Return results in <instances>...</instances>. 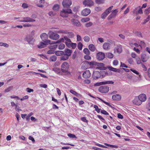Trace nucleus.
I'll use <instances>...</instances> for the list:
<instances>
[{
  "instance_id": "nucleus-49",
  "label": "nucleus",
  "mask_w": 150,
  "mask_h": 150,
  "mask_svg": "<svg viewBox=\"0 0 150 150\" xmlns=\"http://www.w3.org/2000/svg\"><path fill=\"white\" fill-rule=\"evenodd\" d=\"M132 57L133 58L135 59L138 57L137 54L134 52H132L131 54Z\"/></svg>"
},
{
  "instance_id": "nucleus-1",
  "label": "nucleus",
  "mask_w": 150,
  "mask_h": 150,
  "mask_svg": "<svg viewBox=\"0 0 150 150\" xmlns=\"http://www.w3.org/2000/svg\"><path fill=\"white\" fill-rule=\"evenodd\" d=\"M72 13V10L70 9H63L60 12V15L63 17H67L68 15Z\"/></svg>"
},
{
  "instance_id": "nucleus-39",
  "label": "nucleus",
  "mask_w": 150,
  "mask_h": 150,
  "mask_svg": "<svg viewBox=\"0 0 150 150\" xmlns=\"http://www.w3.org/2000/svg\"><path fill=\"white\" fill-rule=\"evenodd\" d=\"M83 52L86 54L88 55L90 53V52L87 48H85L83 50Z\"/></svg>"
},
{
  "instance_id": "nucleus-46",
  "label": "nucleus",
  "mask_w": 150,
  "mask_h": 150,
  "mask_svg": "<svg viewBox=\"0 0 150 150\" xmlns=\"http://www.w3.org/2000/svg\"><path fill=\"white\" fill-rule=\"evenodd\" d=\"M13 88V86H10L8 88H6L5 89V92H8L12 90V89Z\"/></svg>"
},
{
  "instance_id": "nucleus-8",
  "label": "nucleus",
  "mask_w": 150,
  "mask_h": 150,
  "mask_svg": "<svg viewBox=\"0 0 150 150\" xmlns=\"http://www.w3.org/2000/svg\"><path fill=\"white\" fill-rule=\"evenodd\" d=\"M105 57V55L104 53L99 52L97 53L96 58L98 60H101L104 59Z\"/></svg>"
},
{
  "instance_id": "nucleus-6",
  "label": "nucleus",
  "mask_w": 150,
  "mask_h": 150,
  "mask_svg": "<svg viewBox=\"0 0 150 150\" xmlns=\"http://www.w3.org/2000/svg\"><path fill=\"white\" fill-rule=\"evenodd\" d=\"M118 12L117 9H116L112 11V13L108 16V19L109 20H111L112 18H115Z\"/></svg>"
},
{
  "instance_id": "nucleus-17",
  "label": "nucleus",
  "mask_w": 150,
  "mask_h": 150,
  "mask_svg": "<svg viewBox=\"0 0 150 150\" xmlns=\"http://www.w3.org/2000/svg\"><path fill=\"white\" fill-rule=\"evenodd\" d=\"M133 102L135 105H140L142 103V102L138 97H136L133 100Z\"/></svg>"
},
{
  "instance_id": "nucleus-13",
  "label": "nucleus",
  "mask_w": 150,
  "mask_h": 150,
  "mask_svg": "<svg viewBox=\"0 0 150 150\" xmlns=\"http://www.w3.org/2000/svg\"><path fill=\"white\" fill-rule=\"evenodd\" d=\"M111 44L108 42H105L103 45V47L104 50H109L110 49Z\"/></svg>"
},
{
  "instance_id": "nucleus-11",
  "label": "nucleus",
  "mask_w": 150,
  "mask_h": 150,
  "mask_svg": "<svg viewBox=\"0 0 150 150\" xmlns=\"http://www.w3.org/2000/svg\"><path fill=\"white\" fill-rule=\"evenodd\" d=\"M62 4L64 7L67 8L71 5V0H64Z\"/></svg>"
},
{
  "instance_id": "nucleus-50",
  "label": "nucleus",
  "mask_w": 150,
  "mask_h": 150,
  "mask_svg": "<svg viewBox=\"0 0 150 150\" xmlns=\"http://www.w3.org/2000/svg\"><path fill=\"white\" fill-rule=\"evenodd\" d=\"M105 0H96V2L98 4H100L104 3Z\"/></svg>"
},
{
  "instance_id": "nucleus-40",
  "label": "nucleus",
  "mask_w": 150,
  "mask_h": 150,
  "mask_svg": "<svg viewBox=\"0 0 150 150\" xmlns=\"http://www.w3.org/2000/svg\"><path fill=\"white\" fill-rule=\"evenodd\" d=\"M90 20V18L88 17L82 18L81 19V21L83 23H84Z\"/></svg>"
},
{
  "instance_id": "nucleus-9",
  "label": "nucleus",
  "mask_w": 150,
  "mask_h": 150,
  "mask_svg": "<svg viewBox=\"0 0 150 150\" xmlns=\"http://www.w3.org/2000/svg\"><path fill=\"white\" fill-rule=\"evenodd\" d=\"M83 4L85 6L91 7L93 5V2L92 0H85L83 2Z\"/></svg>"
},
{
  "instance_id": "nucleus-23",
  "label": "nucleus",
  "mask_w": 150,
  "mask_h": 150,
  "mask_svg": "<svg viewBox=\"0 0 150 150\" xmlns=\"http://www.w3.org/2000/svg\"><path fill=\"white\" fill-rule=\"evenodd\" d=\"M100 65H98L97 68L101 70H105L107 69L106 67H105V64L101 63H100Z\"/></svg>"
},
{
  "instance_id": "nucleus-53",
  "label": "nucleus",
  "mask_w": 150,
  "mask_h": 150,
  "mask_svg": "<svg viewBox=\"0 0 150 150\" xmlns=\"http://www.w3.org/2000/svg\"><path fill=\"white\" fill-rule=\"evenodd\" d=\"M150 8H149L147 9H145V11H144V13L148 15L150 13Z\"/></svg>"
},
{
  "instance_id": "nucleus-19",
  "label": "nucleus",
  "mask_w": 150,
  "mask_h": 150,
  "mask_svg": "<svg viewBox=\"0 0 150 150\" xmlns=\"http://www.w3.org/2000/svg\"><path fill=\"white\" fill-rule=\"evenodd\" d=\"M141 101L142 102L145 101L146 99V95L144 94H141L138 96Z\"/></svg>"
},
{
  "instance_id": "nucleus-24",
  "label": "nucleus",
  "mask_w": 150,
  "mask_h": 150,
  "mask_svg": "<svg viewBox=\"0 0 150 150\" xmlns=\"http://www.w3.org/2000/svg\"><path fill=\"white\" fill-rule=\"evenodd\" d=\"M72 52V51L71 50L67 49L65 50L64 54L69 57L71 55Z\"/></svg>"
},
{
  "instance_id": "nucleus-56",
  "label": "nucleus",
  "mask_w": 150,
  "mask_h": 150,
  "mask_svg": "<svg viewBox=\"0 0 150 150\" xmlns=\"http://www.w3.org/2000/svg\"><path fill=\"white\" fill-rule=\"evenodd\" d=\"M99 99L102 101L106 105H107L108 106H109L110 107H112V106H111V104H110L108 103L107 102H106L104 101L103 100H102V99H100V98H99Z\"/></svg>"
},
{
  "instance_id": "nucleus-31",
  "label": "nucleus",
  "mask_w": 150,
  "mask_h": 150,
  "mask_svg": "<svg viewBox=\"0 0 150 150\" xmlns=\"http://www.w3.org/2000/svg\"><path fill=\"white\" fill-rule=\"evenodd\" d=\"M69 58V57L64 54L63 56L61 57L60 59L61 60L65 61L68 59Z\"/></svg>"
},
{
  "instance_id": "nucleus-2",
  "label": "nucleus",
  "mask_w": 150,
  "mask_h": 150,
  "mask_svg": "<svg viewBox=\"0 0 150 150\" xmlns=\"http://www.w3.org/2000/svg\"><path fill=\"white\" fill-rule=\"evenodd\" d=\"M48 34L49 38L54 40H58L59 38V36L58 34L55 33L52 31L49 32Z\"/></svg>"
},
{
  "instance_id": "nucleus-59",
  "label": "nucleus",
  "mask_w": 150,
  "mask_h": 150,
  "mask_svg": "<svg viewBox=\"0 0 150 150\" xmlns=\"http://www.w3.org/2000/svg\"><path fill=\"white\" fill-rule=\"evenodd\" d=\"M95 145H97L99 147H103V148H107V147L103 145H101V144H99L98 143H95Z\"/></svg>"
},
{
  "instance_id": "nucleus-14",
  "label": "nucleus",
  "mask_w": 150,
  "mask_h": 150,
  "mask_svg": "<svg viewBox=\"0 0 150 150\" xmlns=\"http://www.w3.org/2000/svg\"><path fill=\"white\" fill-rule=\"evenodd\" d=\"M93 77L94 79H97L101 76L100 73L98 71H94L93 74Z\"/></svg>"
},
{
  "instance_id": "nucleus-21",
  "label": "nucleus",
  "mask_w": 150,
  "mask_h": 150,
  "mask_svg": "<svg viewBox=\"0 0 150 150\" xmlns=\"http://www.w3.org/2000/svg\"><path fill=\"white\" fill-rule=\"evenodd\" d=\"M88 64L91 66L95 67L96 66H98L100 64L99 63H97V62L93 61L91 62H88Z\"/></svg>"
},
{
  "instance_id": "nucleus-22",
  "label": "nucleus",
  "mask_w": 150,
  "mask_h": 150,
  "mask_svg": "<svg viewBox=\"0 0 150 150\" xmlns=\"http://www.w3.org/2000/svg\"><path fill=\"white\" fill-rule=\"evenodd\" d=\"M112 98L114 100H119L121 99V96L119 94H116L112 96Z\"/></svg>"
},
{
  "instance_id": "nucleus-38",
  "label": "nucleus",
  "mask_w": 150,
  "mask_h": 150,
  "mask_svg": "<svg viewBox=\"0 0 150 150\" xmlns=\"http://www.w3.org/2000/svg\"><path fill=\"white\" fill-rule=\"evenodd\" d=\"M104 144L107 146H110V147H111L112 148H118V146L116 145H114L111 144H107V143H104Z\"/></svg>"
},
{
  "instance_id": "nucleus-42",
  "label": "nucleus",
  "mask_w": 150,
  "mask_h": 150,
  "mask_svg": "<svg viewBox=\"0 0 150 150\" xmlns=\"http://www.w3.org/2000/svg\"><path fill=\"white\" fill-rule=\"evenodd\" d=\"M83 39L84 41L87 42H88L90 40L89 37L87 36H85Z\"/></svg>"
},
{
  "instance_id": "nucleus-20",
  "label": "nucleus",
  "mask_w": 150,
  "mask_h": 150,
  "mask_svg": "<svg viewBox=\"0 0 150 150\" xmlns=\"http://www.w3.org/2000/svg\"><path fill=\"white\" fill-rule=\"evenodd\" d=\"M25 41L27 42L28 43L31 44L33 41V38L32 36H27L24 39Z\"/></svg>"
},
{
  "instance_id": "nucleus-26",
  "label": "nucleus",
  "mask_w": 150,
  "mask_h": 150,
  "mask_svg": "<svg viewBox=\"0 0 150 150\" xmlns=\"http://www.w3.org/2000/svg\"><path fill=\"white\" fill-rule=\"evenodd\" d=\"M88 48L91 51L93 52L95 51L96 48L95 45L93 44H91L88 46Z\"/></svg>"
},
{
  "instance_id": "nucleus-5",
  "label": "nucleus",
  "mask_w": 150,
  "mask_h": 150,
  "mask_svg": "<svg viewBox=\"0 0 150 150\" xmlns=\"http://www.w3.org/2000/svg\"><path fill=\"white\" fill-rule=\"evenodd\" d=\"M18 21L21 22H35V20L29 17H26L23 18V19L20 20Z\"/></svg>"
},
{
  "instance_id": "nucleus-60",
  "label": "nucleus",
  "mask_w": 150,
  "mask_h": 150,
  "mask_svg": "<svg viewBox=\"0 0 150 150\" xmlns=\"http://www.w3.org/2000/svg\"><path fill=\"white\" fill-rule=\"evenodd\" d=\"M74 34L72 33H68V36L69 38H73L74 37Z\"/></svg>"
},
{
  "instance_id": "nucleus-16",
  "label": "nucleus",
  "mask_w": 150,
  "mask_h": 150,
  "mask_svg": "<svg viewBox=\"0 0 150 150\" xmlns=\"http://www.w3.org/2000/svg\"><path fill=\"white\" fill-rule=\"evenodd\" d=\"M91 75V73L89 70L85 71L83 74V77L86 79L89 78Z\"/></svg>"
},
{
  "instance_id": "nucleus-37",
  "label": "nucleus",
  "mask_w": 150,
  "mask_h": 150,
  "mask_svg": "<svg viewBox=\"0 0 150 150\" xmlns=\"http://www.w3.org/2000/svg\"><path fill=\"white\" fill-rule=\"evenodd\" d=\"M52 70L57 74L60 73V69L54 67L52 69Z\"/></svg>"
},
{
  "instance_id": "nucleus-61",
  "label": "nucleus",
  "mask_w": 150,
  "mask_h": 150,
  "mask_svg": "<svg viewBox=\"0 0 150 150\" xmlns=\"http://www.w3.org/2000/svg\"><path fill=\"white\" fill-rule=\"evenodd\" d=\"M92 24H93L91 22H89L86 23L85 26L86 27H88L92 26Z\"/></svg>"
},
{
  "instance_id": "nucleus-32",
  "label": "nucleus",
  "mask_w": 150,
  "mask_h": 150,
  "mask_svg": "<svg viewBox=\"0 0 150 150\" xmlns=\"http://www.w3.org/2000/svg\"><path fill=\"white\" fill-rule=\"evenodd\" d=\"M57 59V57L56 56L53 55L50 57V61L52 62H55Z\"/></svg>"
},
{
  "instance_id": "nucleus-12",
  "label": "nucleus",
  "mask_w": 150,
  "mask_h": 150,
  "mask_svg": "<svg viewBox=\"0 0 150 150\" xmlns=\"http://www.w3.org/2000/svg\"><path fill=\"white\" fill-rule=\"evenodd\" d=\"M91 12V11L89 8H86L81 11V14L83 16H86L88 15Z\"/></svg>"
},
{
  "instance_id": "nucleus-41",
  "label": "nucleus",
  "mask_w": 150,
  "mask_h": 150,
  "mask_svg": "<svg viewBox=\"0 0 150 150\" xmlns=\"http://www.w3.org/2000/svg\"><path fill=\"white\" fill-rule=\"evenodd\" d=\"M65 47V45L63 43H61L58 46V48L59 50L63 49Z\"/></svg>"
},
{
  "instance_id": "nucleus-35",
  "label": "nucleus",
  "mask_w": 150,
  "mask_h": 150,
  "mask_svg": "<svg viewBox=\"0 0 150 150\" xmlns=\"http://www.w3.org/2000/svg\"><path fill=\"white\" fill-rule=\"evenodd\" d=\"M64 54V52L63 51H58L56 52V54L57 56H61L63 55Z\"/></svg>"
},
{
  "instance_id": "nucleus-45",
  "label": "nucleus",
  "mask_w": 150,
  "mask_h": 150,
  "mask_svg": "<svg viewBox=\"0 0 150 150\" xmlns=\"http://www.w3.org/2000/svg\"><path fill=\"white\" fill-rule=\"evenodd\" d=\"M83 47V45L81 42H79L77 45V47L78 49L80 50H82Z\"/></svg>"
},
{
  "instance_id": "nucleus-25",
  "label": "nucleus",
  "mask_w": 150,
  "mask_h": 150,
  "mask_svg": "<svg viewBox=\"0 0 150 150\" xmlns=\"http://www.w3.org/2000/svg\"><path fill=\"white\" fill-rule=\"evenodd\" d=\"M149 58L146 55L144 54H142L141 55V59L143 62H145L148 60Z\"/></svg>"
},
{
  "instance_id": "nucleus-62",
  "label": "nucleus",
  "mask_w": 150,
  "mask_h": 150,
  "mask_svg": "<svg viewBox=\"0 0 150 150\" xmlns=\"http://www.w3.org/2000/svg\"><path fill=\"white\" fill-rule=\"evenodd\" d=\"M55 51L52 50H50L48 51L47 52V54H54Z\"/></svg>"
},
{
  "instance_id": "nucleus-63",
  "label": "nucleus",
  "mask_w": 150,
  "mask_h": 150,
  "mask_svg": "<svg viewBox=\"0 0 150 150\" xmlns=\"http://www.w3.org/2000/svg\"><path fill=\"white\" fill-rule=\"evenodd\" d=\"M84 58L85 59L87 60H90L91 58L90 56L87 54L84 56Z\"/></svg>"
},
{
  "instance_id": "nucleus-27",
  "label": "nucleus",
  "mask_w": 150,
  "mask_h": 150,
  "mask_svg": "<svg viewBox=\"0 0 150 150\" xmlns=\"http://www.w3.org/2000/svg\"><path fill=\"white\" fill-rule=\"evenodd\" d=\"M40 38H41L42 40L45 41L46 39H47L48 37V35L46 33H44L40 35Z\"/></svg>"
},
{
  "instance_id": "nucleus-3",
  "label": "nucleus",
  "mask_w": 150,
  "mask_h": 150,
  "mask_svg": "<svg viewBox=\"0 0 150 150\" xmlns=\"http://www.w3.org/2000/svg\"><path fill=\"white\" fill-rule=\"evenodd\" d=\"M113 7V6L110 7L101 14V17L103 19H105L109 13L111 11Z\"/></svg>"
},
{
  "instance_id": "nucleus-43",
  "label": "nucleus",
  "mask_w": 150,
  "mask_h": 150,
  "mask_svg": "<svg viewBox=\"0 0 150 150\" xmlns=\"http://www.w3.org/2000/svg\"><path fill=\"white\" fill-rule=\"evenodd\" d=\"M135 35L138 36L139 38H142V36L141 33L140 32L137 31L135 33Z\"/></svg>"
},
{
  "instance_id": "nucleus-52",
  "label": "nucleus",
  "mask_w": 150,
  "mask_h": 150,
  "mask_svg": "<svg viewBox=\"0 0 150 150\" xmlns=\"http://www.w3.org/2000/svg\"><path fill=\"white\" fill-rule=\"evenodd\" d=\"M94 108H95L96 110L98 112H99L100 111V109L98 108V107L96 105L94 106Z\"/></svg>"
},
{
  "instance_id": "nucleus-48",
  "label": "nucleus",
  "mask_w": 150,
  "mask_h": 150,
  "mask_svg": "<svg viewBox=\"0 0 150 150\" xmlns=\"http://www.w3.org/2000/svg\"><path fill=\"white\" fill-rule=\"evenodd\" d=\"M70 44V48L71 47L72 49H74L76 47L77 44L76 43L72 42Z\"/></svg>"
},
{
  "instance_id": "nucleus-4",
  "label": "nucleus",
  "mask_w": 150,
  "mask_h": 150,
  "mask_svg": "<svg viewBox=\"0 0 150 150\" xmlns=\"http://www.w3.org/2000/svg\"><path fill=\"white\" fill-rule=\"evenodd\" d=\"M69 68V65L68 63L66 62H64L61 65V70L62 72L67 73Z\"/></svg>"
},
{
  "instance_id": "nucleus-54",
  "label": "nucleus",
  "mask_w": 150,
  "mask_h": 150,
  "mask_svg": "<svg viewBox=\"0 0 150 150\" xmlns=\"http://www.w3.org/2000/svg\"><path fill=\"white\" fill-rule=\"evenodd\" d=\"M70 92L72 93V94L75 95L76 96H77L79 94L76 91H74L73 90H70Z\"/></svg>"
},
{
  "instance_id": "nucleus-55",
  "label": "nucleus",
  "mask_w": 150,
  "mask_h": 150,
  "mask_svg": "<svg viewBox=\"0 0 150 150\" xmlns=\"http://www.w3.org/2000/svg\"><path fill=\"white\" fill-rule=\"evenodd\" d=\"M118 36L120 39L122 40H124L125 38V36L122 34H120Z\"/></svg>"
},
{
  "instance_id": "nucleus-34",
  "label": "nucleus",
  "mask_w": 150,
  "mask_h": 150,
  "mask_svg": "<svg viewBox=\"0 0 150 150\" xmlns=\"http://www.w3.org/2000/svg\"><path fill=\"white\" fill-rule=\"evenodd\" d=\"M59 6L58 4H56L54 5L53 7V9L55 11H57L59 8Z\"/></svg>"
},
{
  "instance_id": "nucleus-58",
  "label": "nucleus",
  "mask_w": 150,
  "mask_h": 150,
  "mask_svg": "<svg viewBox=\"0 0 150 150\" xmlns=\"http://www.w3.org/2000/svg\"><path fill=\"white\" fill-rule=\"evenodd\" d=\"M140 6H139V7H137L133 11V13L134 14H138V8Z\"/></svg>"
},
{
  "instance_id": "nucleus-33",
  "label": "nucleus",
  "mask_w": 150,
  "mask_h": 150,
  "mask_svg": "<svg viewBox=\"0 0 150 150\" xmlns=\"http://www.w3.org/2000/svg\"><path fill=\"white\" fill-rule=\"evenodd\" d=\"M114 82L112 81H102V83H103V85H105L106 84H112Z\"/></svg>"
},
{
  "instance_id": "nucleus-29",
  "label": "nucleus",
  "mask_w": 150,
  "mask_h": 150,
  "mask_svg": "<svg viewBox=\"0 0 150 150\" xmlns=\"http://www.w3.org/2000/svg\"><path fill=\"white\" fill-rule=\"evenodd\" d=\"M107 67L109 69V70L117 72H118L119 71V69L113 68L112 67L108 66V67Z\"/></svg>"
},
{
  "instance_id": "nucleus-51",
  "label": "nucleus",
  "mask_w": 150,
  "mask_h": 150,
  "mask_svg": "<svg viewBox=\"0 0 150 150\" xmlns=\"http://www.w3.org/2000/svg\"><path fill=\"white\" fill-rule=\"evenodd\" d=\"M127 61L130 64H132L133 63L134 61L133 59L132 58H129L127 59Z\"/></svg>"
},
{
  "instance_id": "nucleus-28",
  "label": "nucleus",
  "mask_w": 150,
  "mask_h": 150,
  "mask_svg": "<svg viewBox=\"0 0 150 150\" xmlns=\"http://www.w3.org/2000/svg\"><path fill=\"white\" fill-rule=\"evenodd\" d=\"M38 47L39 48H42L46 47V44L45 43L40 42V44L38 45Z\"/></svg>"
},
{
  "instance_id": "nucleus-30",
  "label": "nucleus",
  "mask_w": 150,
  "mask_h": 150,
  "mask_svg": "<svg viewBox=\"0 0 150 150\" xmlns=\"http://www.w3.org/2000/svg\"><path fill=\"white\" fill-rule=\"evenodd\" d=\"M106 57L110 59H112L113 57V54L110 52H108L106 54Z\"/></svg>"
},
{
  "instance_id": "nucleus-36",
  "label": "nucleus",
  "mask_w": 150,
  "mask_h": 150,
  "mask_svg": "<svg viewBox=\"0 0 150 150\" xmlns=\"http://www.w3.org/2000/svg\"><path fill=\"white\" fill-rule=\"evenodd\" d=\"M136 61L137 64H141L142 65V64L141 59L139 57L136 58Z\"/></svg>"
},
{
  "instance_id": "nucleus-7",
  "label": "nucleus",
  "mask_w": 150,
  "mask_h": 150,
  "mask_svg": "<svg viewBox=\"0 0 150 150\" xmlns=\"http://www.w3.org/2000/svg\"><path fill=\"white\" fill-rule=\"evenodd\" d=\"M99 91L101 93H106L109 90V87L107 86H101L98 89Z\"/></svg>"
},
{
  "instance_id": "nucleus-47",
  "label": "nucleus",
  "mask_w": 150,
  "mask_h": 150,
  "mask_svg": "<svg viewBox=\"0 0 150 150\" xmlns=\"http://www.w3.org/2000/svg\"><path fill=\"white\" fill-rule=\"evenodd\" d=\"M44 42L45 44H46V45L50 44H52V42L51 43V41L50 40H47V39H46L45 41H43Z\"/></svg>"
},
{
  "instance_id": "nucleus-15",
  "label": "nucleus",
  "mask_w": 150,
  "mask_h": 150,
  "mask_svg": "<svg viewBox=\"0 0 150 150\" xmlns=\"http://www.w3.org/2000/svg\"><path fill=\"white\" fill-rule=\"evenodd\" d=\"M64 38L65 40V44L66 46L69 48H70L71 44L72 43L70 39L67 36H64Z\"/></svg>"
},
{
  "instance_id": "nucleus-57",
  "label": "nucleus",
  "mask_w": 150,
  "mask_h": 150,
  "mask_svg": "<svg viewBox=\"0 0 150 150\" xmlns=\"http://www.w3.org/2000/svg\"><path fill=\"white\" fill-rule=\"evenodd\" d=\"M139 43V46L142 47H145L146 45L145 43V42L142 41H141Z\"/></svg>"
},
{
  "instance_id": "nucleus-44",
  "label": "nucleus",
  "mask_w": 150,
  "mask_h": 150,
  "mask_svg": "<svg viewBox=\"0 0 150 150\" xmlns=\"http://www.w3.org/2000/svg\"><path fill=\"white\" fill-rule=\"evenodd\" d=\"M30 72L32 73L33 74H39L40 75V76L41 77H44V78H47V76H45V75H44V74H42L36 73V72H33V71H31Z\"/></svg>"
},
{
  "instance_id": "nucleus-64",
  "label": "nucleus",
  "mask_w": 150,
  "mask_h": 150,
  "mask_svg": "<svg viewBox=\"0 0 150 150\" xmlns=\"http://www.w3.org/2000/svg\"><path fill=\"white\" fill-rule=\"evenodd\" d=\"M150 19V16H148L147 18L145 20H144L143 23L145 24Z\"/></svg>"
},
{
  "instance_id": "nucleus-18",
  "label": "nucleus",
  "mask_w": 150,
  "mask_h": 150,
  "mask_svg": "<svg viewBox=\"0 0 150 150\" xmlns=\"http://www.w3.org/2000/svg\"><path fill=\"white\" fill-rule=\"evenodd\" d=\"M71 23L72 24L76 26H80L81 25L80 22L77 20L74 19H72L71 20Z\"/></svg>"
},
{
  "instance_id": "nucleus-10",
  "label": "nucleus",
  "mask_w": 150,
  "mask_h": 150,
  "mask_svg": "<svg viewBox=\"0 0 150 150\" xmlns=\"http://www.w3.org/2000/svg\"><path fill=\"white\" fill-rule=\"evenodd\" d=\"M122 50V47L120 45H117L115 48L114 49V52L115 53H117L118 54L121 53Z\"/></svg>"
}]
</instances>
